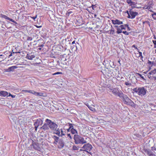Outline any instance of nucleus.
<instances>
[{
    "label": "nucleus",
    "mask_w": 156,
    "mask_h": 156,
    "mask_svg": "<svg viewBox=\"0 0 156 156\" xmlns=\"http://www.w3.org/2000/svg\"><path fill=\"white\" fill-rule=\"evenodd\" d=\"M74 142L76 144H83L87 143L84 138L78 134H75L73 137Z\"/></svg>",
    "instance_id": "f257e3e1"
},
{
    "label": "nucleus",
    "mask_w": 156,
    "mask_h": 156,
    "mask_svg": "<svg viewBox=\"0 0 156 156\" xmlns=\"http://www.w3.org/2000/svg\"><path fill=\"white\" fill-rule=\"evenodd\" d=\"M119 97L121 98L125 102V103L127 105H132L134 104L133 101L130 99L126 95L124 94H120Z\"/></svg>",
    "instance_id": "f03ea898"
},
{
    "label": "nucleus",
    "mask_w": 156,
    "mask_h": 156,
    "mask_svg": "<svg viewBox=\"0 0 156 156\" xmlns=\"http://www.w3.org/2000/svg\"><path fill=\"white\" fill-rule=\"evenodd\" d=\"M49 127L51 130H53L58 127V125L54 122L49 119V123H48Z\"/></svg>",
    "instance_id": "7ed1b4c3"
},
{
    "label": "nucleus",
    "mask_w": 156,
    "mask_h": 156,
    "mask_svg": "<svg viewBox=\"0 0 156 156\" xmlns=\"http://www.w3.org/2000/svg\"><path fill=\"white\" fill-rule=\"evenodd\" d=\"M43 123V120L40 119L36 120L35 122L34 123V125L35 126V130L37 131L38 126L39 125H41Z\"/></svg>",
    "instance_id": "20e7f679"
},
{
    "label": "nucleus",
    "mask_w": 156,
    "mask_h": 156,
    "mask_svg": "<svg viewBox=\"0 0 156 156\" xmlns=\"http://www.w3.org/2000/svg\"><path fill=\"white\" fill-rule=\"evenodd\" d=\"M46 123H45L43 126L41 127L40 128L41 129H42L44 131L49 129V125L48 123H49V119H46L45 120Z\"/></svg>",
    "instance_id": "39448f33"
},
{
    "label": "nucleus",
    "mask_w": 156,
    "mask_h": 156,
    "mask_svg": "<svg viewBox=\"0 0 156 156\" xmlns=\"http://www.w3.org/2000/svg\"><path fill=\"white\" fill-rule=\"evenodd\" d=\"M146 90L144 87L139 88L138 94L141 96H144L146 94Z\"/></svg>",
    "instance_id": "423d86ee"
},
{
    "label": "nucleus",
    "mask_w": 156,
    "mask_h": 156,
    "mask_svg": "<svg viewBox=\"0 0 156 156\" xmlns=\"http://www.w3.org/2000/svg\"><path fill=\"white\" fill-rule=\"evenodd\" d=\"M112 93L115 95H118L119 97V95L120 94H122V95L123 94V93L120 91L119 92V90L117 89L114 88L112 90Z\"/></svg>",
    "instance_id": "0eeeda50"
},
{
    "label": "nucleus",
    "mask_w": 156,
    "mask_h": 156,
    "mask_svg": "<svg viewBox=\"0 0 156 156\" xmlns=\"http://www.w3.org/2000/svg\"><path fill=\"white\" fill-rule=\"evenodd\" d=\"M32 146H33L34 149L40 151L41 150V148L39 146L38 143H35L34 141H33L32 144Z\"/></svg>",
    "instance_id": "6e6552de"
},
{
    "label": "nucleus",
    "mask_w": 156,
    "mask_h": 156,
    "mask_svg": "<svg viewBox=\"0 0 156 156\" xmlns=\"http://www.w3.org/2000/svg\"><path fill=\"white\" fill-rule=\"evenodd\" d=\"M82 148L90 151L92 149V147L90 144L88 143L84 144L82 147Z\"/></svg>",
    "instance_id": "1a4fd4ad"
},
{
    "label": "nucleus",
    "mask_w": 156,
    "mask_h": 156,
    "mask_svg": "<svg viewBox=\"0 0 156 156\" xmlns=\"http://www.w3.org/2000/svg\"><path fill=\"white\" fill-rule=\"evenodd\" d=\"M35 57V55L34 54H32V53L27 54L26 57V58L30 60H32Z\"/></svg>",
    "instance_id": "9d476101"
},
{
    "label": "nucleus",
    "mask_w": 156,
    "mask_h": 156,
    "mask_svg": "<svg viewBox=\"0 0 156 156\" xmlns=\"http://www.w3.org/2000/svg\"><path fill=\"white\" fill-rule=\"evenodd\" d=\"M125 29L126 28L125 27V26H124L123 25H121L119 26V28H117L116 33L118 34H120L122 32V30Z\"/></svg>",
    "instance_id": "9b49d317"
},
{
    "label": "nucleus",
    "mask_w": 156,
    "mask_h": 156,
    "mask_svg": "<svg viewBox=\"0 0 156 156\" xmlns=\"http://www.w3.org/2000/svg\"><path fill=\"white\" fill-rule=\"evenodd\" d=\"M130 10L129 11V14L131 16V19H134L135 16L138 15V13L136 12H134Z\"/></svg>",
    "instance_id": "f8f14e48"
},
{
    "label": "nucleus",
    "mask_w": 156,
    "mask_h": 156,
    "mask_svg": "<svg viewBox=\"0 0 156 156\" xmlns=\"http://www.w3.org/2000/svg\"><path fill=\"white\" fill-rule=\"evenodd\" d=\"M61 129L57 128V129H55V130H53L54 131L53 133L56 134L58 136H60V134Z\"/></svg>",
    "instance_id": "ddd939ff"
},
{
    "label": "nucleus",
    "mask_w": 156,
    "mask_h": 156,
    "mask_svg": "<svg viewBox=\"0 0 156 156\" xmlns=\"http://www.w3.org/2000/svg\"><path fill=\"white\" fill-rule=\"evenodd\" d=\"M112 21L113 24L115 25H120L123 24V22L122 21H120L118 20H112Z\"/></svg>",
    "instance_id": "4468645a"
},
{
    "label": "nucleus",
    "mask_w": 156,
    "mask_h": 156,
    "mask_svg": "<svg viewBox=\"0 0 156 156\" xmlns=\"http://www.w3.org/2000/svg\"><path fill=\"white\" fill-rule=\"evenodd\" d=\"M59 145L58 146V148H63L64 146V142L61 139L60 140L59 142Z\"/></svg>",
    "instance_id": "2eb2a0df"
},
{
    "label": "nucleus",
    "mask_w": 156,
    "mask_h": 156,
    "mask_svg": "<svg viewBox=\"0 0 156 156\" xmlns=\"http://www.w3.org/2000/svg\"><path fill=\"white\" fill-rule=\"evenodd\" d=\"M52 137L54 140V144H57L58 142L59 139V137L56 136L55 135H53L52 136Z\"/></svg>",
    "instance_id": "dca6fc26"
},
{
    "label": "nucleus",
    "mask_w": 156,
    "mask_h": 156,
    "mask_svg": "<svg viewBox=\"0 0 156 156\" xmlns=\"http://www.w3.org/2000/svg\"><path fill=\"white\" fill-rule=\"evenodd\" d=\"M8 94L7 92L5 91H0V96L5 97Z\"/></svg>",
    "instance_id": "f3484780"
},
{
    "label": "nucleus",
    "mask_w": 156,
    "mask_h": 156,
    "mask_svg": "<svg viewBox=\"0 0 156 156\" xmlns=\"http://www.w3.org/2000/svg\"><path fill=\"white\" fill-rule=\"evenodd\" d=\"M17 68V67L16 66H12L9 68L8 69H6V71L10 72L11 71H13L15 69Z\"/></svg>",
    "instance_id": "a211bd4d"
},
{
    "label": "nucleus",
    "mask_w": 156,
    "mask_h": 156,
    "mask_svg": "<svg viewBox=\"0 0 156 156\" xmlns=\"http://www.w3.org/2000/svg\"><path fill=\"white\" fill-rule=\"evenodd\" d=\"M144 152L146 153L149 156L150 155V154L152 153L151 150L149 149H144Z\"/></svg>",
    "instance_id": "6ab92c4d"
},
{
    "label": "nucleus",
    "mask_w": 156,
    "mask_h": 156,
    "mask_svg": "<svg viewBox=\"0 0 156 156\" xmlns=\"http://www.w3.org/2000/svg\"><path fill=\"white\" fill-rule=\"evenodd\" d=\"M156 73V69H155L154 70H151V71L149 73V75L154 74Z\"/></svg>",
    "instance_id": "aec40b11"
},
{
    "label": "nucleus",
    "mask_w": 156,
    "mask_h": 156,
    "mask_svg": "<svg viewBox=\"0 0 156 156\" xmlns=\"http://www.w3.org/2000/svg\"><path fill=\"white\" fill-rule=\"evenodd\" d=\"M71 132L73 134H75V133L78 134L77 131L74 129H71Z\"/></svg>",
    "instance_id": "412c9836"
},
{
    "label": "nucleus",
    "mask_w": 156,
    "mask_h": 156,
    "mask_svg": "<svg viewBox=\"0 0 156 156\" xmlns=\"http://www.w3.org/2000/svg\"><path fill=\"white\" fill-rule=\"evenodd\" d=\"M0 16L2 18H4L5 19L8 20L9 19V17L4 15L1 14Z\"/></svg>",
    "instance_id": "4be33fe9"
},
{
    "label": "nucleus",
    "mask_w": 156,
    "mask_h": 156,
    "mask_svg": "<svg viewBox=\"0 0 156 156\" xmlns=\"http://www.w3.org/2000/svg\"><path fill=\"white\" fill-rule=\"evenodd\" d=\"M79 147H77L75 145H73V150L74 151L78 150H79Z\"/></svg>",
    "instance_id": "5701e85b"
},
{
    "label": "nucleus",
    "mask_w": 156,
    "mask_h": 156,
    "mask_svg": "<svg viewBox=\"0 0 156 156\" xmlns=\"http://www.w3.org/2000/svg\"><path fill=\"white\" fill-rule=\"evenodd\" d=\"M68 125L69 126V128H70V129H74L73 126L74 124L70 123H68Z\"/></svg>",
    "instance_id": "b1692460"
},
{
    "label": "nucleus",
    "mask_w": 156,
    "mask_h": 156,
    "mask_svg": "<svg viewBox=\"0 0 156 156\" xmlns=\"http://www.w3.org/2000/svg\"><path fill=\"white\" fill-rule=\"evenodd\" d=\"M61 129L60 131V132H61V134H60V136L62 137L63 135H65V132L63 131L62 129Z\"/></svg>",
    "instance_id": "393cba45"
},
{
    "label": "nucleus",
    "mask_w": 156,
    "mask_h": 156,
    "mask_svg": "<svg viewBox=\"0 0 156 156\" xmlns=\"http://www.w3.org/2000/svg\"><path fill=\"white\" fill-rule=\"evenodd\" d=\"M151 7L150 5H149L148 6H147V7L146 8V9H147L148 10L150 11L151 12H153L151 9Z\"/></svg>",
    "instance_id": "a878e982"
},
{
    "label": "nucleus",
    "mask_w": 156,
    "mask_h": 156,
    "mask_svg": "<svg viewBox=\"0 0 156 156\" xmlns=\"http://www.w3.org/2000/svg\"><path fill=\"white\" fill-rule=\"evenodd\" d=\"M139 90V88H136L133 89V91L138 94Z\"/></svg>",
    "instance_id": "bb28decb"
},
{
    "label": "nucleus",
    "mask_w": 156,
    "mask_h": 156,
    "mask_svg": "<svg viewBox=\"0 0 156 156\" xmlns=\"http://www.w3.org/2000/svg\"><path fill=\"white\" fill-rule=\"evenodd\" d=\"M30 93L33 94L34 95H36V94L37 93V92L33 90H30Z\"/></svg>",
    "instance_id": "cd10ccee"
},
{
    "label": "nucleus",
    "mask_w": 156,
    "mask_h": 156,
    "mask_svg": "<svg viewBox=\"0 0 156 156\" xmlns=\"http://www.w3.org/2000/svg\"><path fill=\"white\" fill-rule=\"evenodd\" d=\"M155 16H156V12L152 14V16L154 20L155 19V18H156V17Z\"/></svg>",
    "instance_id": "c85d7f7f"
},
{
    "label": "nucleus",
    "mask_w": 156,
    "mask_h": 156,
    "mask_svg": "<svg viewBox=\"0 0 156 156\" xmlns=\"http://www.w3.org/2000/svg\"><path fill=\"white\" fill-rule=\"evenodd\" d=\"M8 20L13 23H14L16 24H17V23L16 21H14V20H13L12 19H11L9 18V19Z\"/></svg>",
    "instance_id": "c756f323"
},
{
    "label": "nucleus",
    "mask_w": 156,
    "mask_h": 156,
    "mask_svg": "<svg viewBox=\"0 0 156 156\" xmlns=\"http://www.w3.org/2000/svg\"><path fill=\"white\" fill-rule=\"evenodd\" d=\"M125 84L126 86H130L131 85V83H129L128 82H125Z\"/></svg>",
    "instance_id": "7c9ffc66"
},
{
    "label": "nucleus",
    "mask_w": 156,
    "mask_h": 156,
    "mask_svg": "<svg viewBox=\"0 0 156 156\" xmlns=\"http://www.w3.org/2000/svg\"><path fill=\"white\" fill-rule=\"evenodd\" d=\"M139 55H140V59H141L143 61V59H142V58H143V56H142V53L141 52H139Z\"/></svg>",
    "instance_id": "2f4dec72"
},
{
    "label": "nucleus",
    "mask_w": 156,
    "mask_h": 156,
    "mask_svg": "<svg viewBox=\"0 0 156 156\" xmlns=\"http://www.w3.org/2000/svg\"><path fill=\"white\" fill-rule=\"evenodd\" d=\"M126 2L129 4H131V3H132V1L131 0H126Z\"/></svg>",
    "instance_id": "473e14b6"
},
{
    "label": "nucleus",
    "mask_w": 156,
    "mask_h": 156,
    "mask_svg": "<svg viewBox=\"0 0 156 156\" xmlns=\"http://www.w3.org/2000/svg\"><path fill=\"white\" fill-rule=\"evenodd\" d=\"M107 88H108L110 90H112V87H111L109 85H107Z\"/></svg>",
    "instance_id": "72a5a7b5"
},
{
    "label": "nucleus",
    "mask_w": 156,
    "mask_h": 156,
    "mask_svg": "<svg viewBox=\"0 0 156 156\" xmlns=\"http://www.w3.org/2000/svg\"><path fill=\"white\" fill-rule=\"evenodd\" d=\"M148 78L150 79H152L153 78H154V76H151L150 75H148Z\"/></svg>",
    "instance_id": "f704fd0d"
},
{
    "label": "nucleus",
    "mask_w": 156,
    "mask_h": 156,
    "mask_svg": "<svg viewBox=\"0 0 156 156\" xmlns=\"http://www.w3.org/2000/svg\"><path fill=\"white\" fill-rule=\"evenodd\" d=\"M11 96L12 98H13L15 97L16 95H12L11 94L9 93V95H8L7 97Z\"/></svg>",
    "instance_id": "c9c22d12"
},
{
    "label": "nucleus",
    "mask_w": 156,
    "mask_h": 156,
    "mask_svg": "<svg viewBox=\"0 0 156 156\" xmlns=\"http://www.w3.org/2000/svg\"><path fill=\"white\" fill-rule=\"evenodd\" d=\"M151 150L153 151H156V148L155 147H151Z\"/></svg>",
    "instance_id": "e433bc0d"
},
{
    "label": "nucleus",
    "mask_w": 156,
    "mask_h": 156,
    "mask_svg": "<svg viewBox=\"0 0 156 156\" xmlns=\"http://www.w3.org/2000/svg\"><path fill=\"white\" fill-rule=\"evenodd\" d=\"M114 33V30H110V34H113Z\"/></svg>",
    "instance_id": "4c0bfd02"
},
{
    "label": "nucleus",
    "mask_w": 156,
    "mask_h": 156,
    "mask_svg": "<svg viewBox=\"0 0 156 156\" xmlns=\"http://www.w3.org/2000/svg\"><path fill=\"white\" fill-rule=\"evenodd\" d=\"M153 42L154 44V48H156V41L155 40H153Z\"/></svg>",
    "instance_id": "58836bf2"
},
{
    "label": "nucleus",
    "mask_w": 156,
    "mask_h": 156,
    "mask_svg": "<svg viewBox=\"0 0 156 156\" xmlns=\"http://www.w3.org/2000/svg\"><path fill=\"white\" fill-rule=\"evenodd\" d=\"M122 33L126 35H128L129 34V33L127 32L126 31H124L122 32Z\"/></svg>",
    "instance_id": "ea45409f"
},
{
    "label": "nucleus",
    "mask_w": 156,
    "mask_h": 156,
    "mask_svg": "<svg viewBox=\"0 0 156 156\" xmlns=\"http://www.w3.org/2000/svg\"><path fill=\"white\" fill-rule=\"evenodd\" d=\"M36 94H37V96H42V94L41 93H38L37 92V93H36Z\"/></svg>",
    "instance_id": "a19ab883"
},
{
    "label": "nucleus",
    "mask_w": 156,
    "mask_h": 156,
    "mask_svg": "<svg viewBox=\"0 0 156 156\" xmlns=\"http://www.w3.org/2000/svg\"><path fill=\"white\" fill-rule=\"evenodd\" d=\"M62 73L61 72H57L54 74V75H57V74H62Z\"/></svg>",
    "instance_id": "79ce46f5"
},
{
    "label": "nucleus",
    "mask_w": 156,
    "mask_h": 156,
    "mask_svg": "<svg viewBox=\"0 0 156 156\" xmlns=\"http://www.w3.org/2000/svg\"><path fill=\"white\" fill-rule=\"evenodd\" d=\"M32 38L31 37H28L27 38L28 40L32 41Z\"/></svg>",
    "instance_id": "37998d69"
},
{
    "label": "nucleus",
    "mask_w": 156,
    "mask_h": 156,
    "mask_svg": "<svg viewBox=\"0 0 156 156\" xmlns=\"http://www.w3.org/2000/svg\"><path fill=\"white\" fill-rule=\"evenodd\" d=\"M138 74L141 78H142L143 79H144V77L141 74L139 73H138Z\"/></svg>",
    "instance_id": "c03bdc74"
},
{
    "label": "nucleus",
    "mask_w": 156,
    "mask_h": 156,
    "mask_svg": "<svg viewBox=\"0 0 156 156\" xmlns=\"http://www.w3.org/2000/svg\"><path fill=\"white\" fill-rule=\"evenodd\" d=\"M23 91L25 92H28L29 93H30V90H23Z\"/></svg>",
    "instance_id": "a18cd8bd"
},
{
    "label": "nucleus",
    "mask_w": 156,
    "mask_h": 156,
    "mask_svg": "<svg viewBox=\"0 0 156 156\" xmlns=\"http://www.w3.org/2000/svg\"><path fill=\"white\" fill-rule=\"evenodd\" d=\"M146 23H148L149 24V25H150V24H149V22L148 21H144L143 22V24H144Z\"/></svg>",
    "instance_id": "49530a36"
},
{
    "label": "nucleus",
    "mask_w": 156,
    "mask_h": 156,
    "mask_svg": "<svg viewBox=\"0 0 156 156\" xmlns=\"http://www.w3.org/2000/svg\"><path fill=\"white\" fill-rule=\"evenodd\" d=\"M67 136L68 137H69V138L70 139H72V137H71V135L70 134H67Z\"/></svg>",
    "instance_id": "de8ad7c7"
},
{
    "label": "nucleus",
    "mask_w": 156,
    "mask_h": 156,
    "mask_svg": "<svg viewBox=\"0 0 156 156\" xmlns=\"http://www.w3.org/2000/svg\"><path fill=\"white\" fill-rule=\"evenodd\" d=\"M136 3L134 2H132V3H131V5H135L136 4Z\"/></svg>",
    "instance_id": "09e8293b"
},
{
    "label": "nucleus",
    "mask_w": 156,
    "mask_h": 156,
    "mask_svg": "<svg viewBox=\"0 0 156 156\" xmlns=\"http://www.w3.org/2000/svg\"><path fill=\"white\" fill-rule=\"evenodd\" d=\"M37 16L36 15L35 16L32 17V18L34 20L37 18Z\"/></svg>",
    "instance_id": "8fccbe9b"
},
{
    "label": "nucleus",
    "mask_w": 156,
    "mask_h": 156,
    "mask_svg": "<svg viewBox=\"0 0 156 156\" xmlns=\"http://www.w3.org/2000/svg\"><path fill=\"white\" fill-rule=\"evenodd\" d=\"M44 46V45L43 44H41L40 45H39L38 47H40L41 48L43 47Z\"/></svg>",
    "instance_id": "3c124183"
},
{
    "label": "nucleus",
    "mask_w": 156,
    "mask_h": 156,
    "mask_svg": "<svg viewBox=\"0 0 156 156\" xmlns=\"http://www.w3.org/2000/svg\"><path fill=\"white\" fill-rule=\"evenodd\" d=\"M155 154L153 153H152L151 154H150L149 156H154Z\"/></svg>",
    "instance_id": "603ef678"
},
{
    "label": "nucleus",
    "mask_w": 156,
    "mask_h": 156,
    "mask_svg": "<svg viewBox=\"0 0 156 156\" xmlns=\"http://www.w3.org/2000/svg\"><path fill=\"white\" fill-rule=\"evenodd\" d=\"M128 18H131V16H130L131 15H130V14L129 13H128Z\"/></svg>",
    "instance_id": "864d4df0"
},
{
    "label": "nucleus",
    "mask_w": 156,
    "mask_h": 156,
    "mask_svg": "<svg viewBox=\"0 0 156 156\" xmlns=\"http://www.w3.org/2000/svg\"><path fill=\"white\" fill-rule=\"evenodd\" d=\"M132 47L134 48H135L136 49H137V47H136V46L135 45H133L132 46Z\"/></svg>",
    "instance_id": "5fc2aeb1"
},
{
    "label": "nucleus",
    "mask_w": 156,
    "mask_h": 156,
    "mask_svg": "<svg viewBox=\"0 0 156 156\" xmlns=\"http://www.w3.org/2000/svg\"><path fill=\"white\" fill-rule=\"evenodd\" d=\"M37 28H41V26H37V25H36L35 26Z\"/></svg>",
    "instance_id": "6e6d98bb"
},
{
    "label": "nucleus",
    "mask_w": 156,
    "mask_h": 156,
    "mask_svg": "<svg viewBox=\"0 0 156 156\" xmlns=\"http://www.w3.org/2000/svg\"><path fill=\"white\" fill-rule=\"evenodd\" d=\"M0 56H3V57L2 58L0 57V58H5V57H4V56L2 55H0Z\"/></svg>",
    "instance_id": "4d7b16f0"
},
{
    "label": "nucleus",
    "mask_w": 156,
    "mask_h": 156,
    "mask_svg": "<svg viewBox=\"0 0 156 156\" xmlns=\"http://www.w3.org/2000/svg\"><path fill=\"white\" fill-rule=\"evenodd\" d=\"M148 61V64H151V63H152V62H151L150 61Z\"/></svg>",
    "instance_id": "13d9d810"
},
{
    "label": "nucleus",
    "mask_w": 156,
    "mask_h": 156,
    "mask_svg": "<svg viewBox=\"0 0 156 156\" xmlns=\"http://www.w3.org/2000/svg\"><path fill=\"white\" fill-rule=\"evenodd\" d=\"M124 26H125V27L126 28V27H129L128 25L127 24H126L125 25H124Z\"/></svg>",
    "instance_id": "bf43d9fd"
},
{
    "label": "nucleus",
    "mask_w": 156,
    "mask_h": 156,
    "mask_svg": "<svg viewBox=\"0 0 156 156\" xmlns=\"http://www.w3.org/2000/svg\"><path fill=\"white\" fill-rule=\"evenodd\" d=\"M151 64H152V65H155V63L154 62H152Z\"/></svg>",
    "instance_id": "052dcab7"
},
{
    "label": "nucleus",
    "mask_w": 156,
    "mask_h": 156,
    "mask_svg": "<svg viewBox=\"0 0 156 156\" xmlns=\"http://www.w3.org/2000/svg\"><path fill=\"white\" fill-rule=\"evenodd\" d=\"M114 27L115 28H117V29L118 28H119V26L115 25L114 26Z\"/></svg>",
    "instance_id": "680f3d73"
},
{
    "label": "nucleus",
    "mask_w": 156,
    "mask_h": 156,
    "mask_svg": "<svg viewBox=\"0 0 156 156\" xmlns=\"http://www.w3.org/2000/svg\"><path fill=\"white\" fill-rule=\"evenodd\" d=\"M147 6H148L147 5H145L144 6V8L145 9H146V8L147 7Z\"/></svg>",
    "instance_id": "e2e57ef3"
},
{
    "label": "nucleus",
    "mask_w": 156,
    "mask_h": 156,
    "mask_svg": "<svg viewBox=\"0 0 156 156\" xmlns=\"http://www.w3.org/2000/svg\"><path fill=\"white\" fill-rule=\"evenodd\" d=\"M127 28H128V30H130V27H128Z\"/></svg>",
    "instance_id": "0e129e2a"
},
{
    "label": "nucleus",
    "mask_w": 156,
    "mask_h": 156,
    "mask_svg": "<svg viewBox=\"0 0 156 156\" xmlns=\"http://www.w3.org/2000/svg\"><path fill=\"white\" fill-rule=\"evenodd\" d=\"M65 42H66V43H67L68 42H69V40L68 41H67V40L66 39H65Z\"/></svg>",
    "instance_id": "69168bd1"
},
{
    "label": "nucleus",
    "mask_w": 156,
    "mask_h": 156,
    "mask_svg": "<svg viewBox=\"0 0 156 156\" xmlns=\"http://www.w3.org/2000/svg\"><path fill=\"white\" fill-rule=\"evenodd\" d=\"M69 131H71V129H70V128H69L68 129H67V131L68 132Z\"/></svg>",
    "instance_id": "338daca9"
},
{
    "label": "nucleus",
    "mask_w": 156,
    "mask_h": 156,
    "mask_svg": "<svg viewBox=\"0 0 156 156\" xmlns=\"http://www.w3.org/2000/svg\"><path fill=\"white\" fill-rule=\"evenodd\" d=\"M75 43V41H73L72 43V44H73Z\"/></svg>",
    "instance_id": "774afa93"
}]
</instances>
